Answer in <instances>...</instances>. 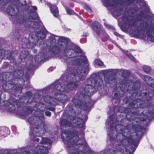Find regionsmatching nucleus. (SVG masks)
<instances>
[{
    "label": "nucleus",
    "instance_id": "1",
    "mask_svg": "<svg viewBox=\"0 0 154 154\" xmlns=\"http://www.w3.org/2000/svg\"><path fill=\"white\" fill-rule=\"evenodd\" d=\"M59 40L61 42L65 44L63 48L64 55L66 57L64 59L65 62L69 65H80L83 63L86 66V67L79 66L77 69L72 66H68L62 75V80L64 79V77L66 79L67 88L69 90H73L78 87L80 83V81L82 80L83 77L87 75L89 71V63L85 55L83 56V59L74 58L76 56H72L73 54H81L83 53L82 50L79 47L75 46L73 49L69 48L68 45L69 42V39L68 38L61 37L59 38Z\"/></svg>",
    "mask_w": 154,
    "mask_h": 154
},
{
    "label": "nucleus",
    "instance_id": "2",
    "mask_svg": "<svg viewBox=\"0 0 154 154\" xmlns=\"http://www.w3.org/2000/svg\"><path fill=\"white\" fill-rule=\"evenodd\" d=\"M73 122L78 128H81V132L79 135H82V143L77 144L79 140L78 132L74 131L70 132L68 130L63 129V127H70L72 123L69 120L63 119L60 122L62 132L61 135L64 143L66 145L67 151L70 154H89L91 151L88 144L84 138L85 123L83 119L79 117H74Z\"/></svg>",
    "mask_w": 154,
    "mask_h": 154
},
{
    "label": "nucleus",
    "instance_id": "3",
    "mask_svg": "<svg viewBox=\"0 0 154 154\" xmlns=\"http://www.w3.org/2000/svg\"><path fill=\"white\" fill-rule=\"evenodd\" d=\"M141 84H135V149L137 147L140 140L146 131V127L149 123L154 117V113L148 110L149 106V102L152 97L149 96L150 92H148V96L144 100V96L147 94V92L142 93L139 91Z\"/></svg>",
    "mask_w": 154,
    "mask_h": 154
},
{
    "label": "nucleus",
    "instance_id": "4",
    "mask_svg": "<svg viewBox=\"0 0 154 154\" xmlns=\"http://www.w3.org/2000/svg\"><path fill=\"white\" fill-rule=\"evenodd\" d=\"M29 123L33 126L30 127L29 133L30 142L32 144L29 146V150L24 152L25 154H47L52 142L48 138L42 137L40 143L49 145L47 146L36 145L39 142V139L37 137H41L45 134V132L44 116L42 114L38 117L33 116L28 119Z\"/></svg>",
    "mask_w": 154,
    "mask_h": 154
},
{
    "label": "nucleus",
    "instance_id": "5",
    "mask_svg": "<svg viewBox=\"0 0 154 154\" xmlns=\"http://www.w3.org/2000/svg\"><path fill=\"white\" fill-rule=\"evenodd\" d=\"M87 85L80 88L72 100L75 107L88 110L92 106L90 97L94 93L95 89L101 90L103 87V80L99 77L97 79L95 75H91L87 80Z\"/></svg>",
    "mask_w": 154,
    "mask_h": 154
},
{
    "label": "nucleus",
    "instance_id": "6",
    "mask_svg": "<svg viewBox=\"0 0 154 154\" xmlns=\"http://www.w3.org/2000/svg\"><path fill=\"white\" fill-rule=\"evenodd\" d=\"M16 72L18 83L15 84L14 82V80L12 78V73L5 72L2 74H0V85L2 86L3 90L5 92L9 93L14 92L15 96H16V93L21 94L22 93L23 85L25 81L21 79L24 74L23 70L19 69Z\"/></svg>",
    "mask_w": 154,
    "mask_h": 154
},
{
    "label": "nucleus",
    "instance_id": "7",
    "mask_svg": "<svg viewBox=\"0 0 154 154\" xmlns=\"http://www.w3.org/2000/svg\"><path fill=\"white\" fill-rule=\"evenodd\" d=\"M124 133H118L116 136V139L114 138L113 134L111 131L109 132L108 135L110 141L120 142L121 144L117 149L122 154H133L135 150V140L133 138L132 136Z\"/></svg>",
    "mask_w": 154,
    "mask_h": 154
},
{
    "label": "nucleus",
    "instance_id": "8",
    "mask_svg": "<svg viewBox=\"0 0 154 154\" xmlns=\"http://www.w3.org/2000/svg\"><path fill=\"white\" fill-rule=\"evenodd\" d=\"M119 25L122 30L135 37V8L129 11L128 14L122 16Z\"/></svg>",
    "mask_w": 154,
    "mask_h": 154
},
{
    "label": "nucleus",
    "instance_id": "9",
    "mask_svg": "<svg viewBox=\"0 0 154 154\" xmlns=\"http://www.w3.org/2000/svg\"><path fill=\"white\" fill-rule=\"evenodd\" d=\"M133 96L131 94L128 98V96L126 97V103H129L128 106L129 108H127L125 110L126 113V119H123L121 121V124L122 126H125V129L124 130H127V132H129L131 130V127L134 128L135 125H132L131 124H128L127 125H125L124 123L126 122L127 120L130 121L133 123L132 121L135 120V111L134 110V108H135V100L132 99Z\"/></svg>",
    "mask_w": 154,
    "mask_h": 154
},
{
    "label": "nucleus",
    "instance_id": "10",
    "mask_svg": "<svg viewBox=\"0 0 154 154\" xmlns=\"http://www.w3.org/2000/svg\"><path fill=\"white\" fill-rule=\"evenodd\" d=\"M55 92L54 98L57 101L64 104L69 101V97L67 95L64 83L60 82V80L55 82L52 85Z\"/></svg>",
    "mask_w": 154,
    "mask_h": 154
},
{
    "label": "nucleus",
    "instance_id": "11",
    "mask_svg": "<svg viewBox=\"0 0 154 154\" xmlns=\"http://www.w3.org/2000/svg\"><path fill=\"white\" fill-rule=\"evenodd\" d=\"M24 6L23 3L19 0H17L15 4H11L8 6L6 12L11 16H16L18 14L20 11L22 10Z\"/></svg>",
    "mask_w": 154,
    "mask_h": 154
},
{
    "label": "nucleus",
    "instance_id": "12",
    "mask_svg": "<svg viewBox=\"0 0 154 154\" xmlns=\"http://www.w3.org/2000/svg\"><path fill=\"white\" fill-rule=\"evenodd\" d=\"M10 105L8 109V112H14L16 111V107L15 105L17 106L18 108H20L23 105V103H21L20 100H16L14 98L11 97L8 100Z\"/></svg>",
    "mask_w": 154,
    "mask_h": 154
},
{
    "label": "nucleus",
    "instance_id": "13",
    "mask_svg": "<svg viewBox=\"0 0 154 154\" xmlns=\"http://www.w3.org/2000/svg\"><path fill=\"white\" fill-rule=\"evenodd\" d=\"M93 31L94 32L98 35H100V32L102 34L103 37L105 38H109V36L104 31L102 30L100 24V23L96 21L93 22L91 25Z\"/></svg>",
    "mask_w": 154,
    "mask_h": 154
},
{
    "label": "nucleus",
    "instance_id": "14",
    "mask_svg": "<svg viewBox=\"0 0 154 154\" xmlns=\"http://www.w3.org/2000/svg\"><path fill=\"white\" fill-rule=\"evenodd\" d=\"M17 50H15L11 52L9 50L5 51L0 46V58L1 57L2 58L3 57H5L7 55L6 57L7 59L10 60H14V56L18 54Z\"/></svg>",
    "mask_w": 154,
    "mask_h": 154
},
{
    "label": "nucleus",
    "instance_id": "15",
    "mask_svg": "<svg viewBox=\"0 0 154 154\" xmlns=\"http://www.w3.org/2000/svg\"><path fill=\"white\" fill-rule=\"evenodd\" d=\"M41 52L38 53V55H36L34 58V60L36 63H39L42 61H45L50 58V57L48 55L49 52H45L43 50V48L41 47Z\"/></svg>",
    "mask_w": 154,
    "mask_h": 154
},
{
    "label": "nucleus",
    "instance_id": "16",
    "mask_svg": "<svg viewBox=\"0 0 154 154\" xmlns=\"http://www.w3.org/2000/svg\"><path fill=\"white\" fill-rule=\"evenodd\" d=\"M16 20L19 24H24V26L27 28H31L32 22L29 20V19L25 16L20 15L16 17Z\"/></svg>",
    "mask_w": 154,
    "mask_h": 154
},
{
    "label": "nucleus",
    "instance_id": "17",
    "mask_svg": "<svg viewBox=\"0 0 154 154\" xmlns=\"http://www.w3.org/2000/svg\"><path fill=\"white\" fill-rule=\"evenodd\" d=\"M29 38L33 40L32 41H30L29 39L27 38H24L22 39V47L23 49L29 48H31V44L33 45H35L37 42V39L35 40V39H34L32 35L29 36Z\"/></svg>",
    "mask_w": 154,
    "mask_h": 154
},
{
    "label": "nucleus",
    "instance_id": "18",
    "mask_svg": "<svg viewBox=\"0 0 154 154\" xmlns=\"http://www.w3.org/2000/svg\"><path fill=\"white\" fill-rule=\"evenodd\" d=\"M45 5L49 8L50 12L55 17L59 16V10L56 5L51 4L50 2H46Z\"/></svg>",
    "mask_w": 154,
    "mask_h": 154
},
{
    "label": "nucleus",
    "instance_id": "19",
    "mask_svg": "<svg viewBox=\"0 0 154 154\" xmlns=\"http://www.w3.org/2000/svg\"><path fill=\"white\" fill-rule=\"evenodd\" d=\"M44 46L42 47L43 50L45 52H47V49H48L49 51L52 52L53 54H58L60 51V49L59 47L56 45H54L52 48L48 46L46 43H44Z\"/></svg>",
    "mask_w": 154,
    "mask_h": 154
},
{
    "label": "nucleus",
    "instance_id": "20",
    "mask_svg": "<svg viewBox=\"0 0 154 154\" xmlns=\"http://www.w3.org/2000/svg\"><path fill=\"white\" fill-rule=\"evenodd\" d=\"M145 29H146V34L148 38L150 39L152 42H154V37L153 36L152 32L154 34V29L153 27L151 26H146Z\"/></svg>",
    "mask_w": 154,
    "mask_h": 154
},
{
    "label": "nucleus",
    "instance_id": "21",
    "mask_svg": "<svg viewBox=\"0 0 154 154\" xmlns=\"http://www.w3.org/2000/svg\"><path fill=\"white\" fill-rule=\"evenodd\" d=\"M120 72L122 74V76L125 79L123 81L120 82V83L122 84H126L127 83L128 78L131 74V72L129 71L124 69L121 70Z\"/></svg>",
    "mask_w": 154,
    "mask_h": 154
},
{
    "label": "nucleus",
    "instance_id": "22",
    "mask_svg": "<svg viewBox=\"0 0 154 154\" xmlns=\"http://www.w3.org/2000/svg\"><path fill=\"white\" fill-rule=\"evenodd\" d=\"M146 15V11L145 9L139 11V14L135 16V21H141L143 18H145Z\"/></svg>",
    "mask_w": 154,
    "mask_h": 154
},
{
    "label": "nucleus",
    "instance_id": "23",
    "mask_svg": "<svg viewBox=\"0 0 154 154\" xmlns=\"http://www.w3.org/2000/svg\"><path fill=\"white\" fill-rule=\"evenodd\" d=\"M144 81L149 86L154 88V81L150 76L145 75L144 78Z\"/></svg>",
    "mask_w": 154,
    "mask_h": 154
},
{
    "label": "nucleus",
    "instance_id": "24",
    "mask_svg": "<svg viewBox=\"0 0 154 154\" xmlns=\"http://www.w3.org/2000/svg\"><path fill=\"white\" fill-rule=\"evenodd\" d=\"M35 36L38 39H43L45 38L46 34L43 31L40 30L35 33Z\"/></svg>",
    "mask_w": 154,
    "mask_h": 154
},
{
    "label": "nucleus",
    "instance_id": "25",
    "mask_svg": "<svg viewBox=\"0 0 154 154\" xmlns=\"http://www.w3.org/2000/svg\"><path fill=\"white\" fill-rule=\"evenodd\" d=\"M28 55L29 52L28 51L23 50L20 52L19 58L21 60L25 59L28 56Z\"/></svg>",
    "mask_w": 154,
    "mask_h": 154
},
{
    "label": "nucleus",
    "instance_id": "26",
    "mask_svg": "<svg viewBox=\"0 0 154 154\" xmlns=\"http://www.w3.org/2000/svg\"><path fill=\"white\" fill-rule=\"evenodd\" d=\"M116 0H104L105 3L109 7H113L116 4Z\"/></svg>",
    "mask_w": 154,
    "mask_h": 154
},
{
    "label": "nucleus",
    "instance_id": "27",
    "mask_svg": "<svg viewBox=\"0 0 154 154\" xmlns=\"http://www.w3.org/2000/svg\"><path fill=\"white\" fill-rule=\"evenodd\" d=\"M137 3H138L139 5L140 6L139 9H141L142 8H145L146 7V4L144 2L143 0H135Z\"/></svg>",
    "mask_w": 154,
    "mask_h": 154
},
{
    "label": "nucleus",
    "instance_id": "28",
    "mask_svg": "<svg viewBox=\"0 0 154 154\" xmlns=\"http://www.w3.org/2000/svg\"><path fill=\"white\" fill-rule=\"evenodd\" d=\"M65 8L66 13L68 14L69 15H74L76 14L75 12L70 8L66 6L65 7Z\"/></svg>",
    "mask_w": 154,
    "mask_h": 154
},
{
    "label": "nucleus",
    "instance_id": "29",
    "mask_svg": "<svg viewBox=\"0 0 154 154\" xmlns=\"http://www.w3.org/2000/svg\"><path fill=\"white\" fill-rule=\"evenodd\" d=\"M109 121L108 122V124H109V123L111 121L112 122H116L117 120V118H116V115L114 114H113L110 115L109 117Z\"/></svg>",
    "mask_w": 154,
    "mask_h": 154
},
{
    "label": "nucleus",
    "instance_id": "30",
    "mask_svg": "<svg viewBox=\"0 0 154 154\" xmlns=\"http://www.w3.org/2000/svg\"><path fill=\"white\" fill-rule=\"evenodd\" d=\"M33 15L31 16L32 19L33 20H39V17L36 11L32 12Z\"/></svg>",
    "mask_w": 154,
    "mask_h": 154
},
{
    "label": "nucleus",
    "instance_id": "31",
    "mask_svg": "<svg viewBox=\"0 0 154 154\" xmlns=\"http://www.w3.org/2000/svg\"><path fill=\"white\" fill-rule=\"evenodd\" d=\"M142 69L144 72L147 74L149 73L151 70L150 68L146 66H143Z\"/></svg>",
    "mask_w": 154,
    "mask_h": 154
},
{
    "label": "nucleus",
    "instance_id": "32",
    "mask_svg": "<svg viewBox=\"0 0 154 154\" xmlns=\"http://www.w3.org/2000/svg\"><path fill=\"white\" fill-rule=\"evenodd\" d=\"M11 0H0V5H6Z\"/></svg>",
    "mask_w": 154,
    "mask_h": 154
},
{
    "label": "nucleus",
    "instance_id": "33",
    "mask_svg": "<svg viewBox=\"0 0 154 154\" xmlns=\"http://www.w3.org/2000/svg\"><path fill=\"white\" fill-rule=\"evenodd\" d=\"M31 62H32L31 61ZM34 67L35 65L33 64L32 62H31L27 68V70L28 71H31Z\"/></svg>",
    "mask_w": 154,
    "mask_h": 154
},
{
    "label": "nucleus",
    "instance_id": "34",
    "mask_svg": "<svg viewBox=\"0 0 154 154\" xmlns=\"http://www.w3.org/2000/svg\"><path fill=\"white\" fill-rule=\"evenodd\" d=\"M20 31L21 30L20 29H17L15 31V34L16 35V37H17V39L18 40L21 37V36L20 34Z\"/></svg>",
    "mask_w": 154,
    "mask_h": 154
},
{
    "label": "nucleus",
    "instance_id": "35",
    "mask_svg": "<svg viewBox=\"0 0 154 154\" xmlns=\"http://www.w3.org/2000/svg\"><path fill=\"white\" fill-rule=\"evenodd\" d=\"M95 62L96 64L100 66H102L103 65V62L99 59H97L95 60Z\"/></svg>",
    "mask_w": 154,
    "mask_h": 154
},
{
    "label": "nucleus",
    "instance_id": "36",
    "mask_svg": "<svg viewBox=\"0 0 154 154\" xmlns=\"http://www.w3.org/2000/svg\"><path fill=\"white\" fill-rule=\"evenodd\" d=\"M124 3L127 5H131L132 4L135 0H124Z\"/></svg>",
    "mask_w": 154,
    "mask_h": 154
},
{
    "label": "nucleus",
    "instance_id": "37",
    "mask_svg": "<svg viewBox=\"0 0 154 154\" xmlns=\"http://www.w3.org/2000/svg\"><path fill=\"white\" fill-rule=\"evenodd\" d=\"M125 54L127 56H128L129 58L131 60H134V56H133L130 53H129L128 51H127L125 53Z\"/></svg>",
    "mask_w": 154,
    "mask_h": 154
},
{
    "label": "nucleus",
    "instance_id": "38",
    "mask_svg": "<svg viewBox=\"0 0 154 154\" xmlns=\"http://www.w3.org/2000/svg\"><path fill=\"white\" fill-rule=\"evenodd\" d=\"M104 80L106 84L109 83L111 81L110 77L109 76L105 77L104 78Z\"/></svg>",
    "mask_w": 154,
    "mask_h": 154
},
{
    "label": "nucleus",
    "instance_id": "39",
    "mask_svg": "<svg viewBox=\"0 0 154 154\" xmlns=\"http://www.w3.org/2000/svg\"><path fill=\"white\" fill-rule=\"evenodd\" d=\"M122 9H117L115 11L116 14L117 16H119L121 15Z\"/></svg>",
    "mask_w": 154,
    "mask_h": 154
},
{
    "label": "nucleus",
    "instance_id": "40",
    "mask_svg": "<svg viewBox=\"0 0 154 154\" xmlns=\"http://www.w3.org/2000/svg\"><path fill=\"white\" fill-rule=\"evenodd\" d=\"M26 96L28 97H31L32 96V93L31 91H28L26 92Z\"/></svg>",
    "mask_w": 154,
    "mask_h": 154
},
{
    "label": "nucleus",
    "instance_id": "41",
    "mask_svg": "<svg viewBox=\"0 0 154 154\" xmlns=\"http://www.w3.org/2000/svg\"><path fill=\"white\" fill-rule=\"evenodd\" d=\"M66 107L69 111H71L73 109V106L71 104H68Z\"/></svg>",
    "mask_w": 154,
    "mask_h": 154
},
{
    "label": "nucleus",
    "instance_id": "42",
    "mask_svg": "<svg viewBox=\"0 0 154 154\" xmlns=\"http://www.w3.org/2000/svg\"><path fill=\"white\" fill-rule=\"evenodd\" d=\"M109 127L110 129L111 130H112L114 128L115 129H116V131L117 132V130L116 128V125H115V126H114L113 124L112 123L110 125Z\"/></svg>",
    "mask_w": 154,
    "mask_h": 154
},
{
    "label": "nucleus",
    "instance_id": "43",
    "mask_svg": "<svg viewBox=\"0 0 154 154\" xmlns=\"http://www.w3.org/2000/svg\"><path fill=\"white\" fill-rule=\"evenodd\" d=\"M85 8L88 11L90 12H92V10L89 6L87 5H86L85 7Z\"/></svg>",
    "mask_w": 154,
    "mask_h": 154
},
{
    "label": "nucleus",
    "instance_id": "44",
    "mask_svg": "<svg viewBox=\"0 0 154 154\" xmlns=\"http://www.w3.org/2000/svg\"><path fill=\"white\" fill-rule=\"evenodd\" d=\"M114 95L115 99L116 100H118L119 99V95L117 93H115Z\"/></svg>",
    "mask_w": 154,
    "mask_h": 154
},
{
    "label": "nucleus",
    "instance_id": "45",
    "mask_svg": "<svg viewBox=\"0 0 154 154\" xmlns=\"http://www.w3.org/2000/svg\"><path fill=\"white\" fill-rule=\"evenodd\" d=\"M46 109L49 110L50 111L54 112L55 111V109L54 108L52 107H46Z\"/></svg>",
    "mask_w": 154,
    "mask_h": 154
},
{
    "label": "nucleus",
    "instance_id": "46",
    "mask_svg": "<svg viewBox=\"0 0 154 154\" xmlns=\"http://www.w3.org/2000/svg\"><path fill=\"white\" fill-rule=\"evenodd\" d=\"M45 114L46 116L50 117L51 116V113L48 111H46Z\"/></svg>",
    "mask_w": 154,
    "mask_h": 154
},
{
    "label": "nucleus",
    "instance_id": "47",
    "mask_svg": "<svg viewBox=\"0 0 154 154\" xmlns=\"http://www.w3.org/2000/svg\"><path fill=\"white\" fill-rule=\"evenodd\" d=\"M106 27L108 29H115V28L113 27L112 26H110L109 25H106Z\"/></svg>",
    "mask_w": 154,
    "mask_h": 154
},
{
    "label": "nucleus",
    "instance_id": "48",
    "mask_svg": "<svg viewBox=\"0 0 154 154\" xmlns=\"http://www.w3.org/2000/svg\"><path fill=\"white\" fill-rule=\"evenodd\" d=\"M88 33L87 32H84L83 33L82 36L83 37H86L88 35Z\"/></svg>",
    "mask_w": 154,
    "mask_h": 154
},
{
    "label": "nucleus",
    "instance_id": "49",
    "mask_svg": "<svg viewBox=\"0 0 154 154\" xmlns=\"http://www.w3.org/2000/svg\"><path fill=\"white\" fill-rule=\"evenodd\" d=\"M113 33L117 37H120V35L116 32L114 31Z\"/></svg>",
    "mask_w": 154,
    "mask_h": 154
},
{
    "label": "nucleus",
    "instance_id": "50",
    "mask_svg": "<svg viewBox=\"0 0 154 154\" xmlns=\"http://www.w3.org/2000/svg\"><path fill=\"white\" fill-rule=\"evenodd\" d=\"M27 111H30V112H32V110L31 109V108L30 107L28 106L26 108Z\"/></svg>",
    "mask_w": 154,
    "mask_h": 154
},
{
    "label": "nucleus",
    "instance_id": "51",
    "mask_svg": "<svg viewBox=\"0 0 154 154\" xmlns=\"http://www.w3.org/2000/svg\"><path fill=\"white\" fill-rule=\"evenodd\" d=\"M135 13L137 11V10H140V9H142L143 8H142L141 9H139V8H139H138L136 6V4H135Z\"/></svg>",
    "mask_w": 154,
    "mask_h": 154
},
{
    "label": "nucleus",
    "instance_id": "52",
    "mask_svg": "<svg viewBox=\"0 0 154 154\" xmlns=\"http://www.w3.org/2000/svg\"><path fill=\"white\" fill-rule=\"evenodd\" d=\"M135 13L137 11V10H140V9H142L143 8H142L141 9H139V8H139H138L136 6V4H135Z\"/></svg>",
    "mask_w": 154,
    "mask_h": 154
},
{
    "label": "nucleus",
    "instance_id": "53",
    "mask_svg": "<svg viewBox=\"0 0 154 154\" xmlns=\"http://www.w3.org/2000/svg\"><path fill=\"white\" fill-rule=\"evenodd\" d=\"M135 13L137 11V10H140V9H142L143 8H142L141 9H139V8H139H138L136 6V4H135Z\"/></svg>",
    "mask_w": 154,
    "mask_h": 154
},
{
    "label": "nucleus",
    "instance_id": "54",
    "mask_svg": "<svg viewBox=\"0 0 154 154\" xmlns=\"http://www.w3.org/2000/svg\"><path fill=\"white\" fill-rule=\"evenodd\" d=\"M32 8L35 11H36L37 10V7L36 6H33Z\"/></svg>",
    "mask_w": 154,
    "mask_h": 154
},
{
    "label": "nucleus",
    "instance_id": "55",
    "mask_svg": "<svg viewBox=\"0 0 154 154\" xmlns=\"http://www.w3.org/2000/svg\"><path fill=\"white\" fill-rule=\"evenodd\" d=\"M112 150L113 151V153L112 154H115L116 152V150H113V149H109V151H111Z\"/></svg>",
    "mask_w": 154,
    "mask_h": 154
},
{
    "label": "nucleus",
    "instance_id": "56",
    "mask_svg": "<svg viewBox=\"0 0 154 154\" xmlns=\"http://www.w3.org/2000/svg\"><path fill=\"white\" fill-rule=\"evenodd\" d=\"M1 94H2L1 91L0 90V103H1Z\"/></svg>",
    "mask_w": 154,
    "mask_h": 154
},
{
    "label": "nucleus",
    "instance_id": "57",
    "mask_svg": "<svg viewBox=\"0 0 154 154\" xmlns=\"http://www.w3.org/2000/svg\"><path fill=\"white\" fill-rule=\"evenodd\" d=\"M34 52L35 53H36L37 52V50H34Z\"/></svg>",
    "mask_w": 154,
    "mask_h": 154
},
{
    "label": "nucleus",
    "instance_id": "58",
    "mask_svg": "<svg viewBox=\"0 0 154 154\" xmlns=\"http://www.w3.org/2000/svg\"><path fill=\"white\" fill-rule=\"evenodd\" d=\"M152 92H153L152 95L154 97V91H153V90H152Z\"/></svg>",
    "mask_w": 154,
    "mask_h": 154
},
{
    "label": "nucleus",
    "instance_id": "59",
    "mask_svg": "<svg viewBox=\"0 0 154 154\" xmlns=\"http://www.w3.org/2000/svg\"><path fill=\"white\" fill-rule=\"evenodd\" d=\"M38 23V22H37V21H35L34 22V24H35V23Z\"/></svg>",
    "mask_w": 154,
    "mask_h": 154
},
{
    "label": "nucleus",
    "instance_id": "60",
    "mask_svg": "<svg viewBox=\"0 0 154 154\" xmlns=\"http://www.w3.org/2000/svg\"><path fill=\"white\" fill-rule=\"evenodd\" d=\"M4 154H10L8 152H7L5 153Z\"/></svg>",
    "mask_w": 154,
    "mask_h": 154
},
{
    "label": "nucleus",
    "instance_id": "61",
    "mask_svg": "<svg viewBox=\"0 0 154 154\" xmlns=\"http://www.w3.org/2000/svg\"><path fill=\"white\" fill-rule=\"evenodd\" d=\"M15 154H20V153H16Z\"/></svg>",
    "mask_w": 154,
    "mask_h": 154
},
{
    "label": "nucleus",
    "instance_id": "62",
    "mask_svg": "<svg viewBox=\"0 0 154 154\" xmlns=\"http://www.w3.org/2000/svg\"><path fill=\"white\" fill-rule=\"evenodd\" d=\"M135 37H136V33H135Z\"/></svg>",
    "mask_w": 154,
    "mask_h": 154
},
{
    "label": "nucleus",
    "instance_id": "63",
    "mask_svg": "<svg viewBox=\"0 0 154 154\" xmlns=\"http://www.w3.org/2000/svg\"><path fill=\"white\" fill-rule=\"evenodd\" d=\"M135 63H136V62H136V60H135Z\"/></svg>",
    "mask_w": 154,
    "mask_h": 154
},
{
    "label": "nucleus",
    "instance_id": "64",
    "mask_svg": "<svg viewBox=\"0 0 154 154\" xmlns=\"http://www.w3.org/2000/svg\"><path fill=\"white\" fill-rule=\"evenodd\" d=\"M45 102H46L47 103H48L47 101H45Z\"/></svg>",
    "mask_w": 154,
    "mask_h": 154
}]
</instances>
